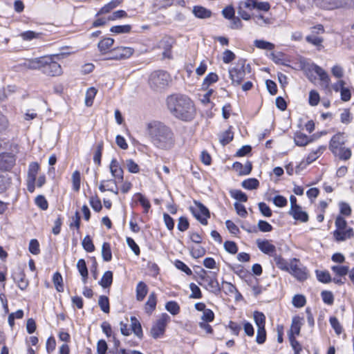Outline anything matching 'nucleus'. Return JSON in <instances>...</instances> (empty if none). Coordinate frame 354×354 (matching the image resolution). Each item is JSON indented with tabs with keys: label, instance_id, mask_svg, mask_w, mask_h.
<instances>
[{
	"label": "nucleus",
	"instance_id": "5701e85b",
	"mask_svg": "<svg viewBox=\"0 0 354 354\" xmlns=\"http://www.w3.org/2000/svg\"><path fill=\"white\" fill-rule=\"evenodd\" d=\"M272 261L279 269L286 272L289 270L290 262H288L280 254L276 253L272 257Z\"/></svg>",
	"mask_w": 354,
	"mask_h": 354
},
{
	"label": "nucleus",
	"instance_id": "f8f14e48",
	"mask_svg": "<svg viewBox=\"0 0 354 354\" xmlns=\"http://www.w3.org/2000/svg\"><path fill=\"white\" fill-rule=\"evenodd\" d=\"M315 4L326 10H334L353 6L350 0H314ZM354 5V3H353Z\"/></svg>",
	"mask_w": 354,
	"mask_h": 354
},
{
	"label": "nucleus",
	"instance_id": "f257e3e1",
	"mask_svg": "<svg viewBox=\"0 0 354 354\" xmlns=\"http://www.w3.org/2000/svg\"><path fill=\"white\" fill-rule=\"evenodd\" d=\"M147 131L151 143L157 148L169 150L175 145L174 133L164 123L153 120L147 125Z\"/></svg>",
	"mask_w": 354,
	"mask_h": 354
},
{
	"label": "nucleus",
	"instance_id": "0e129e2a",
	"mask_svg": "<svg viewBox=\"0 0 354 354\" xmlns=\"http://www.w3.org/2000/svg\"><path fill=\"white\" fill-rule=\"evenodd\" d=\"M323 301L328 305H332L334 302V297L330 291L324 290L321 293Z\"/></svg>",
	"mask_w": 354,
	"mask_h": 354
},
{
	"label": "nucleus",
	"instance_id": "aec40b11",
	"mask_svg": "<svg viewBox=\"0 0 354 354\" xmlns=\"http://www.w3.org/2000/svg\"><path fill=\"white\" fill-rule=\"evenodd\" d=\"M44 56L30 59L24 63V66L31 70H40L41 71L42 64H44Z\"/></svg>",
	"mask_w": 354,
	"mask_h": 354
},
{
	"label": "nucleus",
	"instance_id": "338daca9",
	"mask_svg": "<svg viewBox=\"0 0 354 354\" xmlns=\"http://www.w3.org/2000/svg\"><path fill=\"white\" fill-rule=\"evenodd\" d=\"M319 100H320V97H319V93L315 90L310 91L309 93V99H308L309 104L311 106H316L319 104Z\"/></svg>",
	"mask_w": 354,
	"mask_h": 354
},
{
	"label": "nucleus",
	"instance_id": "cd10ccee",
	"mask_svg": "<svg viewBox=\"0 0 354 354\" xmlns=\"http://www.w3.org/2000/svg\"><path fill=\"white\" fill-rule=\"evenodd\" d=\"M326 149L325 146H319L317 149L312 151L306 158L307 165H309L316 160Z\"/></svg>",
	"mask_w": 354,
	"mask_h": 354
},
{
	"label": "nucleus",
	"instance_id": "4468645a",
	"mask_svg": "<svg viewBox=\"0 0 354 354\" xmlns=\"http://www.w3.org/2000/svg\"><path fill=\"white\" fill-rule=\"evenodd\" d=\"M288 214L295 220L302 223H306L309 219L308 213L304 211L301 206L297 207L293 209H290Z\"/></svg>",
	"mask_w": 354,
	"mask_h": 354
},
{
	"label": "nucleus",
	"instance_id": "9d476101",
	"mask_svg": "<svg viewBox=\"0 0 354 354\" xmlns=\"http://www.w3.org/2000/svg\"><path fill=\"white\" fill-rule=\"evenodd\" d=\"M194 205L195 207H190L192 213L202 225H207V219L210 217L209 209L199 201H194Z\"/></svg>",
	"mask_w": 354,
	"mask_h": 354
},
{
	"label": "nucleus",
	"instance_id": "bb28decb",
	"mask_svg": "<svg viewBox=\"0 0 354 354\" xmlns=\"http://www.w3.org/2000/svg\"><path fill=\"white\" fill-rule=\"evenodd\" d=\"M136 299L142 301L148 292L147 286L143 282L140 281L136 286Z\"/></svg>",
	"mask_w": 354,
	"mask_h": 354
},
{
	"label": "nucleus",
	"instance_id": "c85d7f7f",
	"mask_svg": "<svg viewBox=\"0 0 354 354\" xmlns=\"http://www.w3.org/2000/svg\"><path fill=\"white\" fill-rule=\"evenodd\" d=\"M77 268L82 276V281L86 283L88 277V269L84 259H80L78 260L77 263Z\"/></svg>",
	"mask_w": 354,
	"mask_h": 354
},
{
	"label": "nucleus",
	"instance_id": "4c0bfd02",
	"mask_svg": "<svg viewBox=\"0 0 354 354\" xmlns=\"http://www.w3.org/2000/svg\"><path fill=\"white\" fill-rule=\"evenodd\" d=\"M53 282L57 292H62L64 291L63 279L59 272H56L53 274Z\"/></svg>",
	"mask_w": 354,
	"mask_h": 354
},
{
	"label": "nucleus",
	"instance_id": "f03ea898",
	"mask_svg": "<svg viewBox=\"0 0 354 354\" xmlns=\"http://www.w3.org/2000/svg\"><path fill=\"white\" fill-rule=\"evenodd\" d=\"M167 106L170 113L176 118L189 122L196 115L193 101L187 95L174 94L167 97Z\"/></svg>",
	"mask_w": 354,
	"mask_h": 354
},
{
	"label": "nucleus",
	"instance_id": "423d86ee",
	"mask_svg": "<svg viewBox=\"0 0 354 354\" xmlns=\"http://www.w3.org/2000/svg\"><path fill=\"white\" fill-rule=\"evenodd\" d=\"M171 82L169 74L164 71L153 72L149 77V83L154 90H161L168 86Z\"/></svg>",
	"mask_w": 354,
	"mask_h": 354
},
{
	"label": "nucleus",
	"instance_id": "dca6fc26",
	"mask_svg": "<svg viewBox=\"0 0 354 354\" xmlns=\"http://www.w3.org/2000/svg\"><path fill=\"white\" fill-rule=\"evenodd\" d=\"M232 168L239 176H245L250 174L252 165L250 161H247L245 165L239 162H235L232 165Z\"/></svg>",
	"mask_w": 354,
	"mask_h": 354
},
{
	"label": "nucleus",
	"instance_id": "a211bd4d",
	"mask_svg": "<svg viewBox=\"0 0 354 354\" xmlns=\"http://www.w3.org/2000/svg\"><path fill=\"white\" fill-rule=\"evenodd\" d=\"M353 236V230L351 227L345 230H335L333 232V237L335 241L340 242L347 239H350Z\"/></svg>",
	"mask_w": 354,
	"mask_h": 354
},
{
	"label": "nucleus",
	"instance_id": "5fc2aeb1",
	"mask_svg": "<svg viewBox=\"0 0 354 354\" xmlns=\"http://www.w3.org/2000/svg\"><path fill=\"white\" fill-rule=\"evenodd\" d=\"M102 150H103V142H100L97 144L94 156H93V162L97 165H100V164H101V158H102Z\"/></svg>",
	"mask_w": 354,
	"mask_h": 354
},
{
	"label": "nucleus",
	"instance_id": "ea45409f",
	"mask_svg": "<svg viewBox=\"0 0 354 354\" xmlns=\"http://www.w3.org/2000/svg\"><path fill=\"white\" fill-rule=\"evenodd\" d=\"M102 256L104 261H110L112 259V252L109 243L104 242L102 246Z\"/></svg>",
	"mask_w": 354,
	"mask_h": 354
},
{
	"label": "nucleus",
	"instance_id": "69168bd1",
	"mask_svg": "<svg viewBox=\"0 0 354 354\" xmlns=\"http://www.w3.org/2000/svg\"><path fill=\"white\" fill-rule=\"evenodd\" d=\"M259 211L266 217H270L272 215V210L270 207L264 202L258 204Z\"/></svg>",
	"mask_w": 354,
	"mask_h": 354
},
{
	"label": "nucleus",
	"instance_id": "774afa93",
	"mask_svg": "<svg viewBox=\"0 0 354 354\" xmlns=\"http://www.w3.org/2000/svg\"><path fill=\"white\" fill-rule=\"evenodd\" d=\"M35 204L42 210H46L48 207V204L44 196L39 195L35 198Z\"/></svg>",
	"mask_w": 354,
	"mask_h": 354
},
{
	"label": "nucleus",
	"instance_id": "79ce46f5",
	"mask_svg": "<svg viewBox=\"0 0 354 354\" xmlns=\"http://www.w3.org/2000/svg\"><path fill=\"white\" fill-rule=\"evenodd\" d=\"M254 46L259 49L272 50L274 48V44L261 39H256L254 41Z\"/></svg>",
	"mask_w": 354,
	"mask_h": 354
},
{
	"label": "nucleus",
	"instance_id": "864d4df0",
	"mask_svg": "<svg viewBox=\"0 0 354 354\" xmlns=\"http://www.w3.org/2000/svg\"><path fill=\"white\" fill-rule=\"evenodd\" d=\"M82 247L88 252H92L95 250V246L93 241L88 235H86L82 240Z\"/></svg>",
	"mask_w": 354,
	"mask_h": 354
},
{
	"label": "nucleus",
	"instance_id": "473e14b6",
	"mask_svg": "<svg viewBox=\"0 0 354 354\" xmlns=\"http://www.w3.org/2000/svg\"><path fill=\"white\" fill-rule=\"evenodd\" d=\"M131 326L133 333L138 337L142 338L143 336L142 329L140 322L135 317H131Z\"/></svg>",
	"mask_w": 354,
	"mask_h": 354
},
{
	"label": "nucleus",
	"instance_id": "6e6552de",
	"mask_svg": "<svg viewBox=\"0 0 354 354\" xmlns=\"http://www.w3.org/2000/svg\"><path fill=\"white\" fill-rule=\"evenodd\" d=\"M171 321L170 317L167 313H162L160 317L154 322L151 328V335L154 339L163 336L166 326Z\"/></svg>",
	"mask_w": 354,
	"mask_h": 354
},
{
	"label": "nucleus",
	"instance_id": "39448f33",
	"mask_svg": "<svg viewBox=\"0 0 354 354\" xmlns=\"http://www.w3.org/2000/svg\"><path fill=\"white\" fill-rule=\"evenodd\" d=\"M199 278L201 280V282H198L199 285L214 294L220 292L221 288L216 273L214 272V274L209 275L205 270L202 269Z\"/></svg>",
	"mask_w": 354,
	"mask_h": 354
},
{
	"label": "nucleus",
	"instance_id": "603ef678",
	"mask_svg": "<svg viewBox=\"0 0 354 354\" xmlns=\"http://www.w3.org/2000/svg\"><path fill=\"white\" fill-rule=\"evenodd\" d=\"M230 195L234 199L240 201V202H247L248 196L247 195L241 190L234 189L230 191Z\"/></svg>",
	"mask_w": 354,
	"mask_h": 354
},
{
	"label": "nucleus",
	"instance_id": "a19ab883",
	"mask_svg": "<svg viewBox=\"0 0 354 354\" xmlns=\"http://www.w3.org/2000/svg\"><path fill=\"white\" fill-rule=\"evenodd\" d=\"M41 35V32H36L32 30H27L20 34V37L24 41H31L34 39H38L40 38Z\"/></svg>",
	"mask_w": 354,
	"mask_h": 354
},
{
	"label": "nucleus",
	"instance_id": "393cba45",
	"mask_svg": "<svg viewBox=\"0 0 354 354\" xmlns=\"http://www.w3.org/2000/svg\"><path fill=\"white\" fill-rule=\"evenodd\" d=\"M294 140L297 146L304 147L312 142V139L301 132H297L294 136Z\"/></svg>",
	"mask_w": 354,
	"mask_h": 354
},
{
	"label": "nucleus",
	"instance_id": "9b49d317",
	"mask_svg": "<svg viewBox=\"0 0 354 354\" xmlns=\"http://www.w3.org/2000/svg\"><path fill=\"white\" fill-rule=\"evenodd\" d=\"M134 53L133 48L126 46H118L111 50L104 59L122 60L129 58Z\"/></svg>",
	"mask_w": 354,
	"mask_h": 354
},
{
	"label": "nucleus",
	"instance_id": "bf43d9fd",
	"mask_svg": "<svg viewBox=\"0 0 354 354\" xmlns=\"http://www.w3.org/2000/svg\"><path fill=\"white\" fill-rule=\"evenodd\" d=\"M317 278L320 282L327 283L332 281L328 271H316Z\"/></svg>",
	"mask_w": 354,
	"mask_h": 354
},
{
	"label": "nucleus",
	"instance_id": "4d7b16f0",
	"mask_svg": "<svg viewBox=\"0 0 354 354\" xmlns=\"http://www.w3.org/2000/svg\"><path fill=\"white\" fill-rule=\"evenodd\" d=\"M81 176L79 171H75L72 174L73 189L78 192L80 188Z\"/></svg>",
	"mask_w": 354,
	"mask_h": 354
},
{
	"label": "nucleus",
	"instance_id": "58836bf2",
	"mask_svg": "<svg viewBox=\"0 0 354 354\" xmlns=\"http://www.w3.org/2000/svg\"><path fill=\"white\" fill-rule=\"evenodd\" d=\"M97 94V89L94 87H90L86 93L85 104L86 106H91L93 103V100Z\"/></svg>",
	"mask_w": 354,
	"mask_h": 354
},
{
	"label": "nucleus",
	"instance_id": "c9c22d12",
	"mask_svg": "<svg viewBox=\"0 0 354 354\" xmlns=\"http://www.w3.org/2000/svg\"><path fill=\"white\" fill-rule=\"evenodd\" d=\"M122 2V0H111L109 3L104 5L97 12V15H102L109 12L111 10L116 8Z\"/></svg>",
	"mask_w": 354,
	"mask_h": 354
},
{
	"label": "nucleus",
	"instance_id": "6e6d98bb",
	"mask_svg": "<svg viewBox=\"0 0 354 354\" xmlns=\"http://www.w3.org/2000/svg\"><path fill=\"white\" fill-rule=\"evenodd\" d=\"M125 166L130 173L137 174L140 171V167L132 159L126 160Z\"/></svg>",
	"mask_w": 354,
	"mask_h": 354
},
{
	"label": "nucleus",
	"instance_id": "0eeeda50",
	"mask_svg": "<svg viewBox=\"0 0 354 354\" xmlns=\"http://www.w3.org/2000/svg\"><path fill=\"white\" fill-rule=\"evenodd\" d=\"M287 272L299 281H305L308 277L306 268L296 258L290 260L289 270Z\"/></svg>",
	"mask_w": 354,
	"mask_h": 354
},
{
	"label": "nucleus",
	"instance_id": "ddd939ff",
	"mask_svg": "<svg viewBox=\"0 0 354 354\" xmlns=\"http://www.w3.org/2000/svg\"><path fill=\"white\" fill-rule=\"evenodd\" d=\"M257 245L263 253L273 257L277 252L276 247L269 240H257Z\"/></svg>",
	"mask_w": 354,
	"mask_h": 354
},
{
	"label": "nucleus",
	"instance_id": "c756f323",
	"mask_svg": "<svg viewBox=\"0 0 354 354\" xmlns=\"http://www.w3.org/2000/svg\"><path fill=\"white\" fill-rule=\"evenodd\" d=\"M234 138V133L232 131V127H230L227 130L223 132L219 136V141L221 144L223 146L230 143Z\"/></svg>",
	"mask_w": 354,
	"mask_h": 354
},
{
	"label": "nucleus",
	"instance_id": "3c124183",
	"mask_svg": "<svg viewBox=\"0 0 354 354\" xmlns=\"http://www.w3.org/2000/svg\"><path fill=\"white\" fill-rule=\"evenodd\" d=\"M331 270L336 274L339 277H343L346 275L349 272V268L346 266H333L331 267Z\"/></svg>",
	"mask_w": 354,
	"mask_h": 354
},
{
	"label": "nucleus",
	"instance_id": "09e8293b",
	"mask_svg": "<svg viewBox=\"0 0 354 354\" xmlns=\"http://www.w3.org/2000/svg\"><path fill=\"white\" fill-rule=\"evenodd\" d=\"M98 305L100 307L101 310L105 313H108L110 310L109 306V298L106 296L101 295L99 297Z\"/></svg>",
	"mask_w": 354,
	"mask_h": 354
},
{
	"label": "nucleus",
	"instance_id": "f704fd0d",
	"mask_svg": "<svg viewBox=\"0 0 354 354\" xmlns=\"http://www.w3.org/2000/svg\"><path fill=\"white\" fill-rule=\"evenodd\" d=\"M301 325L302 323L301 322V319L299 317H293L290 333L288 334H292L294 336L299 335L300 333Z\"/></svg>",
	"mask_w": 354,
	"mask_h": 354
},
{
	"label": "nucleus",
	"instance_id": "8fccbe9b",
	"mask_svg": "<svg viewBox=\"0 0 354 354\" xmlns=\"http://www.w3.org/2000/svg\"><path fill=\"white\" fill-rule=\"evenodd\" d=\"M189 289L191 290V294L189 295L190 299H201L203 297L202 292L199 287L196 285L194 283H191L189 284Z\"/></svg>",
	"mask_w": 354,
	"mask_h": 354
},
{
	"label": "nucleus",
	"instance_id": "680f3d73",
	"mask_svg": "<svg viewBox=\"0 0 354 354\" xmlns=\"http://www.w3.org/2000/svg\"><path fill=\"white\" fill-rule=\"evenodd\" d=\"M89 203H90L91 207L95 212H98L102 208L101 201L97 196L91 197V198L89 200Z\"/></svg>",
	"mask_w": 354,
	"mask_h": 354
},
{
	"label": "nucleus",
	"instance_id": "f3484780",
	"mask_svg": "<svg viewBox=\"0 0 354 354\" xmlns=\"http://www.w3.org/2000/svg\"><path fill=\"white\" fill-rule=\"evenodd\" d=\"M15 163L14 157L9 153H0V169L8 170Z\"/></svg>",
	"mask_w": 354,
	"mask_h": 354
},
{
	"label": "nucleus",
	"instance_id": "de8ad7c7",
	"mask_svg": "<svg viewBox=\"0 0 354 354\" xmlns=\"http://www.w3.org/2000/svg\"><path fill=\"white\" fill-rule=\"evenodd\" d=\"M136 196L140 205L143 207L144 212L147 213L151 207V204L149 200L140 193H137Z\"/></svg>",
	"mask_w": 354,
	"mask_h": 354
},
{
	"label": "nucleus",
	"instance_id": "a18cd8bd",
	"mask_svg": "<svg viewBox=\"0 0 354 354\" xmlns=\"http://www.w3.org/2000/svg\"><path fill=\"white\" fill-rule=\"evenodd\" d=\"M131 30V26L129 24L126 25H119L112 26L110 29V31L116 33V34H122V33H129Z\"/></svg>",
	"mask_w": 354,
	"mask_h": 354
},
{
	"label": "nucleus",
	"instance_id": "72a5a7b5",
	"mask_svg": "<svg viewBox=\"0 0 354 354\" xmlns=\"http://www.w3.org/2000/svg\"><path fill=\"white\" fill-rule=\"evenodd\" d=\"M218 80V77L216 73H209L203 80L202 88L203 90H207L212 84L216 82Z\"/></svg>",
	"mask_w": 354,
	"mask_h": 354
},
{
	"label": "nucleus",
	"instance_id": "7c9ffc66",
	"mask_svg": "<svg viewBox=\"0 0 354 354\" xmlns=\"http://www.w3.org/2000/svg\"><path fill=\"white\" fill-rule=\"evenodd\" d=\"M253 317L257 329L265 328L266 316L263 313L259 311H254Z\"/></svg>",
	"mask_w": 354,
	"mask_h": 354
},
{
	"label": "nucleus",
	"instance_id": "2f4dec72",
	"mask_svg": "<svg viewBox=\"0 0 354 354\" xmlns=\"http://www.w3.org/2000/svg\"><path fill=\"white\" fill-rule=\"evenodd\" d=\"M39 169V165L37 162H32L29 165L28 172V180L32 183H35Z\"/></svg>",
	"mask_w": 354,
	"mask_h": 354
},
{
	"label": "nucleus",
	"instance_id": "a878e982",
	"mask_svg": "<svg viewBox=\"0 0 354 354\" xmlns=\"http://www.w3.org/2000/svg\"><path fill=\"white\" fill-rule=\"evenodd\" d=\"M193 13L196 17L201 19H207L212 16V12L209 10L200 6L194 7Z\"/></svg>",
	"mask_w": 354,
	"mask_h": 354
},
{
	"label": "nucleus",
	"instance_id": "6ab92c4d",
	"mask_svg": "<svg viewBox=\"0 0 354 354\" xmlns=\"http://www.w3.org/2000/svg\"><path fill=\"white\" fill-rule=\"evenodd\" d=\"M313 70L319 77L322 84L328 88L330 82V77L328 73L320 66L316 64L313 65Z\"/></svg>",
	"mask_w": 354,
	"mask_h": 354
},
{
	"label": "nucleus",
	"instance_id": "20e7f679",
	"mask_svg": "<svg viewBox=\"0 0 354 354\" xmlns=\"http://www.w3.org/2000/svg\"><path fill=\"white\" fill-rule=\"evenodd\" d=\"M229 77L233 86H239L245 78L246 73H250L251 67L246 64V59L240 58L234 64V66L229 68Z\"/></svg>",
	"mask_w": 354,
	"mask_h": 354
},
{
	"label": "nucleus",
	"instance_id": "e433bc0d",
	"mask_svg": "<svg viewBox=\"0 0 354 354\" xmlns=\"http://www.w3.org/2000/svg\"><path fill=\"white\" fill-rule=\"evenodd\" d=\"M113 282V272L111 271H106L104 273L101 280L100 281V285L104 288H109L111 286Z\"/></svg>",
	"mask_w": 354,
	"mask_h": 354
},
{
	"label": "nucleus",
	"instance_id": "052dcab7",
	"mask_svg": "<svg viewBox=\"0 0 354 354\" xmlns=\"http://www.w3.org/2000/svg\"><path fill=\"white\" fill-rule=\"evenodd\" d=\"M288 338L290 345L295 351V353L298 354L301 351V344L292 334H288Z\"/></svg>",
	"mask_w": 354,
	"mask_h": 354
},
{
	"label": "nucleus",
	"instance_id": "1a4fd4ad",
	"mask_svg": "<svg viewBox=\"0 0 354 354\" xmlns=\"http://www.w3.org/2000/svg\"><path fill=\"white\" fill-rule=\"evenodd\" d=\"M41 72L48 76H58L62 73L59 64L53 60V56H44Z\"/></svg>",
	"mask_w": 354,
	"mask_h": 354
},
{
	"label": "nucleus",
	"instance_id": "13d9d810",
	"mask_svg": "<svg viewBox=\"0 0 354 354\" xmlns=\"http://www.w3.org/2000/svg\"><path fill=\"white\" fill-rule=\"evenodd\" d=\"M292 305L296 308H301L306 303V297L302 295H296L292 298Z\"/></svg>",
	"mask_w": 354,
	"mask_h": 354
},
{
	"label": "nucleus",
	"instance_id": "37998d69",
	"mask_svg": "<svg viewBox=\"0 0 354 354\" xmlns=\"http://www.w3.org/2000/svg\"><path fill=\"white\" fill-rule=\"evenodd\" d=\"M165 309L172 315H176L180 313V306L175 301H169L165 304Z\"/></svg>",
	"mask_w": 354,
	"mask_h": 354
},
{
	"label": "nucleus",
	"instance_id": "c03bdc74",
	"mask_svg": "<svg viewBox=\"0 0 354 354\" xmlns=\"http://www.w3.org/2000/svg\"><path fill=\"white\" fill-rule=\"evenodd\" d=\"M244 189L252 190L257 189L259 185V182L256 178H248L243 180L241 183Z\"/></svg>",
	"mask_w": 354,
	"mask_h": 354
},
{
	"label": "nucleus",
	"instance_id": "4be33fe9",
	"mask_svg": "<svg viewBox=\"0 0 354 354\" xmlns=\"http://www.w3.org/2000/svg\"><path fill=\"white\" fill-rule=\"evenodd\" d=\"M157 304V297L155 292H151L149 295L148 299L145 305V312L151 315L156 309Z\"/></svg>",
	"mask_w": 354,
	"mask_h": 354
},
{
	"label": "nucleus",
	"instance_id": "412c9836",
	"mask_svg": "<svg viewBox=\"0 0 354 354\" xmlns=\"http://www.w3.org/2000/svg\"><path fill=\"white\" fill-rule=\"evenodd\" d=\"M114 44V39L110 37L104 38L103 39L100 40L97 44L98 49L100 52L103 54L106 55L109 52V48L113 45Z\"/></svg>",
	"mask_w": 354,
	"mask_h": 354
},
{
	"label": "nucleus",
	"instance_id": "b1692460",
	"mask_svg": "<svg viewBox=\"0 0 354 354\" xmlns=\"http://www.w3.org/2000/svg\"><path fill=\"white\" fill-rule=\"evenodd\" d=\"M252 19L254 23L259 26H266L273 23L272 17L261 14L254 15Z\"/></svg>",
	"mask_w": 354,
	"mask_h": 354
},
{
	"label": "nucleus",
	"instance_id": "49530a36",
	"mask_svg": "<svg viewBox=\"0 0 354 354\" xmlns=\"http://www.w3.org/2000/svg\"><path fill=\"white\" fill-rule=\"evenodd\" d=\"M306 40L307 41V42H308L309 44H311L313 46H315L317 47H318L319 48L318 49H320L319 47H322V42L324 41L323 38L322 37H318V36H316L314 34H312V35H308L306 37Z\"/></svg>",
	"mask_w": 354,
	"mask_h": 354
},
{
	"label": "nucleus",
	"instance_id": "2eb2a0df",
	"mask_svg": "<svg viewBox=\"0 0 354 354\" xmlns=\"http://www.w3.org/2000/svg\"><path fill=\"white\" fill-rule=\"evenodd\" d=\"M109 167L112 176L122 181L124 178V171L118 161L115 158L112 159Z\"/></svg>",
	"mask_w": 354,
	"mask_h": 354
},
{
	"label": "nucleus",
	"instance_id": "e2e57ef3",
	"mask_svg": "<svg viewBox=\"0 0 354 354\" xmlns=\"http://www.w3.org/2000/svg\"><path fill=\"white\" fill-rule=\"evenodd\" d=\"M225 250L232 254H235L238 252V247L235 242L231 241H227L224 243Z\"/></svg>",
	"mask_w": 354,
	"mask_h": 354
},
{
	"label": "nucleus",
	"instance_id": "7ed1b4c3",
	"mask_svg": "<svg viewBox=\"0 0 354 354\" xmlns=\"http://www.w3.org/2000/svg\"><path fill=\"white\" fill-rule=\"evenodd\" d=\"M346 142L344 133H337L331 138L329 142V149L333 154L344 160H348L352 154L351 149L344 147Z\"/></svg>",
	"mask_w": 354,
	"mask_h": 354
}]
</instances>
